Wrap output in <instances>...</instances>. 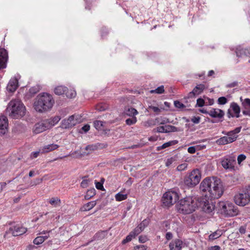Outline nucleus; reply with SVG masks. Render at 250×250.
Segmentation results:
<instances>
[{"label":"nucleus","mask_w":250,"mask_h":250,"mask_svg":"<svg viewBox=\"0 0 250 250\" xmlns=\"http://www.w3.org/2000/svg\"><path fill=\"white\" fill-rule=\"evenodd\" d=\"M222 234V231L220 230H217L212 233L210 234L208 236V240L212 241L219 237H220Z\"/></svg>","instance_id":"obj_29"},{"label":"nucleus","mask_w":250,"mask_h":250,"mask_svg":"<svg viewBox=\"0 0 250 250\" xmlns=\"http://www.w3.org/2000/svg\"><path fill=\"white\" fill-rule=\"evenodd\" d=\"M105 123L101 121H95L94 122V126L97 130H101L103 129V126Z\"/></svg>","instance_id":"obj_36"},{"label":"nucleus","mask_w":250,"mask_h":250,"mask_svg":"<svg viewBox=\"0 0 250 250\" xmlns=\"http://www.w3.org/2000/svg\"><path fill=\"white\" fill-rule=\"evenodd\" d=\"M166 238L167 240H170L172 238V234L171 232H168L166 233Z\"/></svg>","instance_id":"obj_63"},{"label":"nucleus","mask_w":250,"mask_h":250,"mask_svg":"<svg viewBox=\"0 0 250 250\" xmlns=\"http://www.w3.org/2000/svg\"><path fill=\"white\" fill-rule=\"evenodd\" d=\"M105 234V232L104 231L99 232L96 234L95 235V238L97 240L102 239L104 237Z\"/></svg>","instance_id":"obj_47"},{"label":"nucleus","mask_w":250,"mask_h":250,"mask_svg":"<svg viewBox=\"0 0 250 250\" xmlns=\"http://www.w3.org/2000/svg\"><path fill=\"white\" fill-rule=\"evenodd\" d=\"M246 158V156L244 154H240L238 155L237 157V162L238 164H240L241 163L245 160Z\"/></svg>","instance_id":"obj_51"},{"label":"nucleus","mask_w":250,"mask_h":250,"mask_svg":"<svg viewBox=\"0 0 250 250\" xmlns=\"http://www.w3.org/2000/svg\"><path fill=\"white\" fill-rule=\"evenodd\" d=\"M64 94H65L66 96L68 98H73L76 96V92L73 89H71L68 90L67 88V90L65 92Z\"/></svg>","instance_id":"obj_37"},{"label":"nucleus","mask_w":250,"mask_h":250,"mask_svg":"<svg viewBox=\"0 0 250 250\" xmlns=\"http://www.w3.org/2000/svg\"><path fill=\"white\" fill-rule=\"evenodd\" d=\"M218 210L226 217H233L239 214L238 208L228 201H220L218 204Z\"/></svg>","instance_id":"obj_5"},{"label":"nucleus","mask_w":250,"mask_h":250,"mask_svg":"<svg viewBox=\"0 0 250 250\" xmlns=\"http://www.w3.org/2000/svg\"><path fill=\"white\" fill-rule=\"evenodd\" d=\"M205 101L202 98H199L197 100L196 105L199 107H202L205 104Z\"/></svg>","instance_id":"obj_50"},{"label":"nucleus","mask_w":250,"mask_h":250,"mask_svg":"<svg viewBox=\"0 0 250 250\" xmlns=\"http://www.w3.org/2000/svg\"><path fill=\"white\" fill-rule=\"evenodd\" d=\"M27 229L26 228L17 225L11 227L6 232L7 234H11L14 236H17L22 235L26 232Z\"/></svg>","instance_id":"obj_13"},{"label":"nucleus","mask_w":250,"mask_h":250,"mask_svg":"<svg viewBox=\"0 0 250 250\" xmlns=\"http://www.w3.org/2000/svg\"><path fill=\"white\" fill-rule=\"evenodd\" d=\"M200 189L203 192H208V197L213 199L220 198L224 191L221 180L217 177H207L200 185Z\"/></svg>","instance_id":"obj_1"},{"label":"nucleus","mask_w":250,"mask_h":250,"mask_svg":"<svg viewBox=\"0 0 250 250\" xmlns=\"http://www.w3.org/2000/svg\"><path fill=\"white\" fill-rule=\"evenodd\" d=\"M59 147V146L56 144H50L45 146L42 148L43 152H48L49 151L56 149Z\"/></svg>","instance_id":"obj_26"},{"label":"nucleus","mask_w":250,"mask_h":250,"mask_svg":"<svg viewBox=\"0 0 250 250\" xmlns=\"http://www.w3.org/2000/svg\"><path fill=\"white\" fill-rule=\"evenodd\" d=\"M81 129L85 133L87 132L90 129V125L88 124L84 125L83 126Z\"/></svg>","instance_id":"obj_57"},{"label":"nucleus","mask_w":250,"mask_h":250,"mask_svg":"<svg viewBox=\"0 0 250 250\" xmlns=\"http://www.w3.org/2000/svg\"><path fill=\"white\" fill-rule=\"evenodd\" d=\"M201 174L198 169H193L185 176L184 182L188 187H194L200 181Z\"/></svg>","instance_id":"obj_8"},{"label":"nucleus","mask_w":250,"mask_h":250,"mask_svg":"<svg viewBox=\"0 0 250 250\" xmlns=\"http://www.w3.org/2000/svg\"><path fill=\"white\" fill-rule=\"evenodd\" d=\"M95 194V190L94 188L88 190L84 196L85 199H89Z\"/></svg>","instance_id":"obj_39"},{"label":"nucleus","mask_w":250,"mask_h":250,"mask_svg":"<svg viewBox=\"0 0 250 250\" xmlns=\"http://www.w3.org/2000/svg\"><path fill=\"white\" fill-rule=\"evenodd\" d=\"M165 89L164 85H161L154 90H151L150 91L151 93H157V94H162L164 93Z\"/></svg>","instance_id":"obj_38"},{"label":"nucleus","mask_w":250,"mask_h":250,"mask_svg":"<svg viewBox=\"0 0 250 250\" xmlns=\"http://www.w3.org/2000/svg\"><path fill=\"white\" fill-rule=\"evenodd\" d=\"M89 179H83L81 183V186L83 188H86L88 186Z\"/></svg>","instance_id":"obj_48"},{"label":"nucleus","mask_w":250,"mask_h":250,"mask_svg":"<svg viewBox=\"0 0 250 250\" xmlns=\"http://www.w3.org/2000/svg\"><path fill=\"white\" fill-rule=\"evenodd\" d=\"M230 107L235 114V116L236 118H239L240 117V108L238 104L233 103L231 104Z\"/></svg>","instance_id":"obj_27"},{"label":"nucleus","mask_w":250,"mask_h":250,"mask_svg":"<svg viewBox=\"0 0 250 250\" xmlns=\"http://www.w3.org/2000/svg\"><path fill=\"white\" fill-rule=\"evenodd\" d=\"M208 115L212 118H217L222 121V119L225 115V112L220 109L212 108L209 111Z\"/></svg>","instance_id":"obj_16"},{"label":"nucleus","mask_w":250,"mask_h":250,"mask_svg":"<svg viewBox=\"0 0 250 250\" xmlns=\"http://www.w3.org/2000/svg\"><path fill=\"white\" fill-rule=\"evenodd\" d=\"M228 102V100L225 97H221L218 98V103L219 104H225Z\"/></svg>","instance_id":"obj_49"},{"label":"nucleus","mask_w":250,"mask_h":250,"mask_svg":"<svg viewBox=\"0 0 250 250\" xmlns=\"http://www.w3.org/2000/svg\"><path fill=\"white\" fill-rule=\"evenodd\" d=\"M136 250H146L147 247L145 245H140L135 247Z\"/></svg>","instance_id":"obj_60"},{"label":"nucleus","mask_w":250,"mask_h":250,"mask_svg":"<svg viewBox=\"0 0 250 250\" xmlns=\"http://www.w3.org/2000/svg\"><path fill=\"white\" fill-rule=\"evenodd\" d=\"M167 133L181 131L182 130L173 125H167L165 126Z\"/></svg>","instance_id":"obj_33"},{"label":"nucleus","mask_w":250,"mask_h":250,"mask_svg":"<svg viewBox=\"0 0 250 250\" xmlns=\"http://www.w3.org/2000/svg\"><path fill=\"white\" fill-rule=\"evenodd\" d=\"M80 119L78 115H71L62 121L61 127L65 129L71 128L80 122Z\"/></svg>","instance_id":"obj_10"},{"label":"nucleus","mask_w":250,"mask_h":250,"mask_svg":"<svg viewBox=\"0 0 250 250\" xmlns=\"http://www.w3.org/2000/svg\"><path fill=\"white\" fill-rule=\"evenodd\" d=\"M95 186H96V188L98 189H100V190H104L103 184L101 183V182H95Z\"/></svg>","instance_id":"obj_53"},{"label":"nucleus","mask_w":250,"mask_h":250,"mask_svg":"<svg viewBox=\"0 0 250 250\" xmlns=\"http://www.w3.org/2000/svg\"><path fill=\"white\" fill-rule=\"evenodd\" d=\"M8 122L7 117L0 116V135L5 134L8 131Z\"/></svg>","instance_id":"obj_17"},{"label":"nucleus","mask_w":250,"mask_h":250,"mask_svg":"<svg viewBox=\"0 0 250 250\" xmlns=\"http://www.w3.org/2000/svg\"><path fill=\"white\" fill-rule=\"evenodd\" d=\"M235 203L239 206L244 207L250 203V186L244 189L241 192L234 197Z\"/></svg>","instance_id":"obj_7"},{"label":"nucleus","mask_w":250,"mask_h":250,"mask_svg":"<svg viewBox=\"0 0 250 250\" xmlns=\"http://www.w3.org/2000/svg\"><path fill=\"white\" fill-rule=\"evenodd\" d=\"M148 240V238L146 235H141L139 238L140 242L144 243Z\"/></svg>","instance_id":"obj_52"},{"label":"nucleus","mask_w":250,"mask_h":250,"mask_svg":"<svg viewBox=\"0 0 250 250\" xmlns=\"http://www.w3.org/2000/svg\"><path fill=\"white\" fill-rule=\"evenodd\" d=\"M206 100L208 101L206 102L207 104H208V105H212L214 104V100L212 99H210L208 98H207Z\"/></svg>","instance_id":"obj_62"},{"label":"nucleus","mask_w":250,"mask_h":250,"mask_svg":"<svg viewBox=\"0 0 250 250\" xmlns=\"http://www.w3.org/2000/svg\"><path fill=\"white\" fill-rule=\"evenodd\" d=\"M143 230L138 226L129 234L126 237V238L122 241V244H125L128 242H130L133 238L139 234Z\"/></svg>","instance_id":"obj_14"},{"label":"nucleus","mask_w":250,"mask_h":250,"mask_svg":"<svg viewBox=\"0 0 250 250\" xmlns=\"http://www.w3.org/2000/svg\"><path fill=\"white\" fill-rule=\"evenodd\" d=\"M200 120H201V118L200 117H195V116H194L191 119V121L194 124H198L199 123L200 121Z\"/></svg>","instance_id":"obj_55"},{"label":"nucleus","mask_w":250,"mask_h":250,"mask_svg":"<svg viewBox=\"0 0 250 250\" xmlns=\"http://www.w3.org/2000/svg\"><path fill=\"white\" fill-rule=\"evenodd\" d=\"M149 220L148 219L144 220L138 226L143 230L148 225Z\"/></svg>","instance_id":"obj_44"},{"label":"nucleus","mask_w":250,"mask_h":250,"mask_svg":"<svg viewBox=\"0 0 250 250\" xmlns=\"http://www.w3.org/2000/svg\"><path fill=\"white\" fill-rule=\"evenodd\" d=\"M48 129L44 120L42 121L35 125L33 129V132L35 134L42 133L46 130Z\"/></svg>","instance_id":"obj_18"},{"label":"nucleus","mask_w":250,"mask_h":250,"mask_svg":"<svg viewBox=\"0 0 250 250\" xmlns=\"http://www.w3.org/2000/svg\"><path fill=\"white\" fill-rule=\"evenodd\" d=\"M184 244L180 239H175L172 241L169 244L170 250H181L183 247Z\"/></svg>","instance_id":"obj_21"},{"label":"nucleus","mask_w":250,"mask_h":250,"mask_svg":"<svg viewBox=\"0 0 250 250\" xmlns=\"http://www.w3.org/2000/svg\"><path fill=\"white\" fill-rule=\"evenodd\" d=\"M48 202L53 207H58L61 206V200L58 197H52L48 200Z\"/></svg>","instance_id":"obj_28"},{"label":"nucleus","mask_w":250,"mask_h":250,"mask_svg":"<svg viewBox=\"0 0 250 250\" xmlns=\"http://www.w3.org/2000/svg\"><path fill=\"white\" fill-rule=\"evenodd\" d=\"M221 248L219 246H212L209 248L208 250H220Z\"/></svg>","instance_id":"obj_64"},{"label":"nucleus","mask_w":250,"mask_h":250,"mask_svg":"<svg viewBox=\"0 0 250 250\" xmlns=\"http://www.w3.org/2000/svg\"><path fill=\"white\" fill-rule=\"evenodd\" d=\"M200 204L203 211L207 213H211L215 209V205L210 200H209V199H201Z\"/></svg>","instance_id":"obj_12"},{"label":"nucleus","mask_w":250,"mask_h":250,"mask_svg":"<svg viewBox=\"0 0 250 250\" xmlns=\"http://www.w3.org/2000/svg\"><path fill=\"white\" fill-rule=\"evenodd\" d=\"M176 161V159L174 157H171L167 160L166 162V166L167 167H170L172 164Z\"/></svg>","instance_id":"obj_42"},{"label":"nucleus","mask_w":250,"mask_h":250,"mask_svg":"<svg viewBox=\"0 0 250 250\" xmlns=\"http://www.w3.org/2000/svg\"><path fill=\"white\" fill-rule=\"evenodd\" d=\"M238 84V83L237 82H233L232 83L228 84L227 87L232 88V87H234L235 86H237Z\"/></svg>","instance_id":"obj_58"},{"label":"nucleus","mask_w":250,"mask_h":250,"mask_svg":"<svg viewBox=\"0 0 250 250\" xmlns=\"http://www.w3.org/2000/svg\"><path fill=\"white\" fill-rule=\"evenodd\" d=\"M169 122L168 119L166 117H159L155 119V124L165 125Z\"/></svg>","instance_id":"obj_32"},{"label":"nucleus","mask_w":250,"mask_h":250,"mask_svg":"<svg viewBox=\"0 0 250 250\" xmlns=\"http://www.w3.org/2000/svg\"><path fill=\"white\" fill-rule=\"evenodd\" d=\"M25 107L19 99L11 100L6 108V112L12 118L19 119L22 117L25 114Z\"/></svg>","instance_id":"obj_4"},{"label":"nucleus","mask_w":250,"mask_h":250,"mask_svg":"<svg viewBox=\"0 0 250 250\" xmlns=\"http://www.w3.org/2000/svg\"><path fill=\"white\" fill-rule=\"evenodd\" d=\"M96 205V202L93 201L85 204L82 208L83 211H88L93 208Z\"/></svg>","instance_id":"obj_31"},{"label":"nucleus","mask_w":250,"mask_h":250,"mask_svg":"<svg viewBox=\"0 0 250 250\" xmlns=\"http://www.w3.org/2000/svg\"><path fill=\"white\" fill-rule=\"evenodd\" d=\"M38 90L34 87L31 88L29 91L30 94L32 95H34L35 94L37 93L38 92Z\"/></svg>","instance_id":"obj_61"},{"label":"nucleus","mask_w":250,"mask_h":250,"mask_svg":"<svg viewBox=\"0 0 250 250\" xmlns=\"http://www.w3.org/2000/svg\"><path fill=\"white\" fill-rule=\"evenodd\" d=\"M221 163L225 169L232 170L236 163L235 157L231 155L226 156L221 159Z\"/></svg>","instance_id":"obj_11"},{"label":"nucleus","mask_w":250,"mask_h":250,"mask_svg":"<svg viewBox=\"0 0 250 250\" xmlns=\"http://www.w3.org/2000/svg\"><path fill=\"white\" fill-rule=\"evenodd\" d=\"M125 115L130 117H135L138 114L137 110L132 107H127L125 110Z\"/></svg>","instance_id":"obj_25"},{"label":"nucleus","mask_w":250,"mask_h":250,"mask_svg":"<svg viewBox=\"0 0 250 250\" xmlns=\"http://www.w3.org/2000/svg\"><path fill=\"white\" fill-rule=\"evenodd\" d=\"M198 208L197 199L193 196H187L181 199L176 205L178 212L188 214L194 212Z\"/></svg>","instance_id":"obj_3"},{"label":"nucleus","mask_w":250,"mask_h":250,"mask_svg":"<svg viewBox=\"0 0 250 250\" xmlns=\"http://www.w3.org/2000/svg\"><path fill=\"white\" fill-rule=\"evenodd\" d=\"M240 101L242 103L243 114L244 115L250 116V99H243L241 97Z\"/></svg>","instance_id":"obj_15"},{"label":"nucleus","mask_w":250,"mask_h":250,"mask_svg":"<svg viewBox=\"0 0 250 250\" xmlns=\"http://www.w3.org/2000/svg\"><path fill=\"white\" fill-rule=\"evenodd\" d=\"M179 198L178 194L173 191H168L165 193L162 197L163 206L170 207L176 202Z\"/></svg>","instance_id":"obj_9"},{"label":"nucleus","mask_w":250,"mask_h":250,"mask_svg":"<svg viewBox=\"0 0 250 250\" xmlns=\"http://www.w3.org/2000/svg\"><path fill=\"white\" fill-rule=\"evenodd\" d=\"M188 167V164L186 163H183L181 165H179L177 167V170L179 171H182L185 169H186Z\"/></svg>","instance_id":"obj_41"},{"label":"nucleus","mask_w":250,"mask_h":250,"mask_svg":"<svg viewBox=\"0 0 250 250\" xmlns=\"http://www.w3.org/2000/svg\"><path fill=\"white\" fill-rule=\"evenodd\" d=\"M205 88V86L202 84H199L196 86L193 90L189 92L188 94V98L194 97L196 95H198L201 94L204 89Z\"/></svg>","instance_id":"obj_22"},{"label":"nucleus","mask_w":250,"mask_h":250,"mask_svg":"<svg viewBox=\"0 0 250 250\" xmlns=\"http://www.w3.org/2000/svg\"><path fill=\"white\" fill-rule=\"evenodd\" d=\"M18 81L16 78L11 79L7 86V90L11 92H13L17 88Z\"/></svg>","instance_id":"obj_23"},{"label":"nucleus","mask_w":250,"mask_h":250,"mask_svg":"<svg viewBox=\"0 0 250 250\" xmlns=\"http://www.w3.org/2000/svg\"><path fill=\"white\" fill-rule=\"evenodd\" d=\"M174 106L177 108H179V109H183L184 108H185L186 107V106L183 104H182V103H181L180 101H175L174 102Z\"/></svg>","instance_id":"obj_43"},{"label":"nucleus","mask_w":250,"mask_h":250,"mask_svg":"<svg viewBox=\"0 0 250 250\" xmlns=\"http://www.w3.org/2000/svg\"><path fill=\"white\" fill-rule=\"evenodd\" d=\"M241 127H238L229 132H222L226 136L221 137L216 141L219 145H225L234 142L237 138V134L241 131Z\"/></svg>","instance_id":"obj_6"},{"label":"nucleus","mask_w":250,"mask_h":250,"mask_svg":"<svg viewBox=\"0 0 250 250\" xmlns=\"http://www.w3.org/2000/svg\"><path fill=\"white\" fill-rule=\"evenodd\" d=\"M205 148H206V146H205V145L192 146H190L188 148V151L189 153L193 154L195 152L196 149H204Z\"/></svg>","instance_id":"obj_34"},{"label":"nucleus","mask_w":250,"mask_h":250,"mask_svg":"<svg viewBox=\"0 0 250 250\" xmlns=\"http://www.w3.org/2000/svg\"><path fill=\"white\" fill-rule=\"evenodd\" d=\"M67 90V87L63 86H58L55 88L54 92L56 95H61L64 94Z\"/></svg>","instance_id":"obj_30"},{"label":"nucleus","mask_w":250,"mask_h":250,"mask_svg":"<svg viewBox=\"0 0 250 250\" xmlns=\"http://www.w3.org/2000/svg\"><path fill=\"white\" fill-rule=\"evenodd\" d=\"M157 131L159 133H167L165 126H161L157 128Z\"/></svg>","instance_id":"obj_54"},{"label":"nucleus","mask_w":250,"mask_h":250,"mask_svg":"<svg viewBox=\"0 0 250 250\" xmlns=\"http://www.w3.org/2000/svg\"><path fill=\"white\" fill-rule=\"evenodd\" d=\"M43 242V238L41 236L36 237L33 241V243L36 245L41 244Z\"/></svg>","instance_id":"obj_45"},{"label":"nucleus","mask_w":250,"mask_h":250,"mask_svg":"<svg viewBox=\"0 0 250 250\" xmlns=\"http://www.w3.org/2000/svg\"><path fill=\"white\" fill-rule=\"evenodd\" d=\"M137 118L136 117H132L131 118L127 119L125 120V123L128 125L135 124L137 122Z\"/></svg>","instance_id":"obj_40"},{"label":"nucleus","mask_w":250,"mask_h":250,"mask_svg":"<svg viewBox=\"0 0 250 250\" xmlns=\"http://www.w3.org/2000/svg\"><path fill=\"white\" fill-rule=\"evenodd\" d=\"M39 153H40V151H35V152H32L31 154V158L32 159H34V158H37L39 156Z\"/></svg>","instance_id":"obj_59"},{"label":"nucleus","mask_w":250,"mask_h":250,"mask_svg":"<svg viewBox=\"0 0 250 250\" xmlns=\"http://www.w3.org/2000/svg\"><path fill=\"white\" fill-rule=\"evenodd\" d=\"M235 52L238 57H250V47L243 48L239 46L236 48Z\"/></svg>","instance_id":"obj_20"},{"label":"nucleus","mask_w":250,"mask_h":250,"mask_svg":"<svg viewBox=\"0 0 250 250\" xmlns=\"http://www.w3.org/2000/svg\"><path fill=\"white\" fill-rule=\"evenodd\" d=\"M61 120V117L56 116L48 119L44 120L48 129L56 125Z\"/></svg>","instance_id":"obj_24"},{"label":"nucleus","mask_w":250,"mask_h":250,"mask_svg":"<svg viewBox=\"0 0 250 250\" xmlns=\"http://www.w3.org/2000/svg\"><path fill=\"white\" fill-rule=\"evenodd\" d=\"M8 60V52L4 48L0 49V69L4 68L6 66Z\"/></svg>","instance_id":"obj_19"},{"label":"nucleus","mask_w":250,"mask_h":250,"mask_svg":"<svg viewBox=\"0 0 250 250\" xmlns=\"http://www.w3.org/2000/svg\"><path fill=\"white\" fill-rule=\"evenodd\" d=\"M127 198V194H123L121 192H118L115 195V198L117 201H122L126 199Z\"/></svg>","instance_id":"obj_35"},{"label":"nucleus","mask_w":250,"mask_h":250,"mask_svg":"<svg viewBox=\"0 0 250 250\" xmlns=\"http://www.w3.org/2000/svg\"><path fill=\"white\" fill-rule=\"evenodd\" d=\"M50 231H42L41 234H44V235L41 236V237H42L43 238V241H44L46 239H47L49 237V232Z\"/></svg>","instance_id":"obj_56"},{"label":"nucleus","mask_w":250,"mask_h":250,"mask_svg":"<svg viewBox=\"0 0 250 250\" xmlns=\"http://www.w3.org/2000/svg\"><path fill=\"white\" fill-rule=\"evenodd\" d=\"M152 110L154 112L158 113L161 112V109L156 106H153L152 105H149L147 110Z\"/></svg>","instance_id":"obj_46"},{"label":"nucleus","mask_w":250,"mask_h":250,"mask_svg":"<svg viewBox=\"0 0 250 250\" xmlns=\"http://www.w3.org/2000/svg\"><path fill=\"white\" fill-rule=\"evenodd\" d=\"M54 103L51 95L47 93H42L37 96L34 104L36 111L43 112L50 109Z\"/></svg>","instance_id":"obj_2"}]
</instances>
